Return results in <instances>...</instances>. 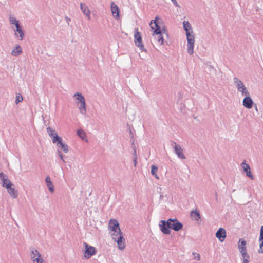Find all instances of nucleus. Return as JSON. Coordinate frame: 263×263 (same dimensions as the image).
<instances>
[{
	"label": "nucleus",
	"mask_w": 263,
	"mask_h": 263,
	"mask_svg": "<svg viewBox=\"0 0 263 263\" xmlns=\"http://www.w3.org/2000/svg\"><path fill=\"white\" fill-rule=\"evenodd\" d=\"M161 19L158 16L155 17L154 20H152L149 23V26L152 30H153V36L157 40L158 43L162 45L164 43V39L162 34L165 33V30L163 27L161 28L160 24Z\"/></svg>",
	"instance_id": "nucleus-3"
},
{
	"label": "nucleus",
	"mask_w": 263,
	"mask_h": 263,
	"mask_svg": "<svg viewBox=\"0 0 263 263\" xmlns=\"http://www.w3.org/2000/svg\"><path fill=\"white\" fill-rule=\"evenodd\" d=\"M183 227V224L176 218H169L167 221L161 220L159 223L160 231L165 235L171 233V229L175 231H179L182 229Z\"/></svg>",
	"instance_id": "nucleus-2"
},
{
	"label": "nucleus",
	"mask_w": 263,
	"mask_h": 263,
	"mask_svg": "<svg viewBox=\"0 0 263 263\" xmlns=\"http://www.w3.org/2000/svg\"><path fill=\"white\" fill-rule=\"evenodd\" d=\"M183 27L184 30L185 31L186 38H189V37L195 36L191 25L190 24L189 21H184L183 22Z\"/></svg>",
	"instance_id": "nucleus-11"
},
{
	"label": "nucleus",
	"mask_w": 263,
	"mask_h": 263,
	"mask_svg": "<svg viewBox=\"0 0 263 263\" xmlns=\"http://www.w3.org/2000/svg\"><path fill=\"white\" fill-rule=\"evenodd\" d=\"M0 180L2 181V186L5 188H9V185H13L8 179L7 175L3 172H0Z\"/></svg>",
	"instance_id": "nucleus-12"
},
{
	"label": "nucleus",
	"mask_w": 263,
	"mask_h": 263,
	"mask_svg": "<svg viewBox=\"0 0 263 263\" xmlns=\"http://www.w3.org/2000/svg\"><path fill=\"white\" fill-rule=\"evenodd\" d=\"M135 156H137V155H136V149L135 148V149H134V158Z\"/></svg>",
	"instance_id": "nucleus-38"
},
{
	"label": "nucleus",
	"mask_w": 263,
	"mask_h": 263,
	"mask_svg": "<svg viewBox=\"0 0 263 263\" xmlns=\"http://www.w3.org/2000/svg\"><path fill=\"white\" fill-rule=\"evenodd\" d=\"M9 21L10 24L11 25V27L14 25L15 27H17L20 25L19 21L13 14H10L9 16Z\"/></svg>",
	"instance_id": "nucleus-20"
},
{
	"label": "nucleus",
	"mask_w": 263,
	"mask_h": 263,
	"mask_svg": "<svg viewBox=\"0 0 263 263\" xmlns=\"http://www.w3.org/2000/svg\"><path fill=\"white\" fill-rule=\"evenodd\" d=\"M250 256H248L246 257H242V263H249Z\"/></svg>",
	"instance_id": "nucleus-34"
},
{
	"label": "nucleus",
	"mask_w": 263,
	"mask_h": 263,
	"mask_svg": "<svg viewBox=\"0 0 263 263\" xmlns=\"http://www.w3.org/2000/svg\"><path fill=\"white\" fill-rule=\"evenodd\" d=\"M233 83L237 90L242 96H249L250 93L243 83L239 79L235 77L233 78Z\"/></svg>",
	"instance_id": "nucleus-5"
},
{
	"label": "nucleus",
	"mask_w": 263,
	"mask_h": 263,
	"mask_svg": "<svg viewBox=\"0 0 263 263\" xmlns=\"http://www.w3.org/2000/svg\"><path fill=\"white\" fill-rule=\"evenodd\" d=\"M158 168L157 166L152 165L151 166V174L152 175L154 176L156 179H158L159 178V177L157 174V172L158 171Z\"/></svg>",
	"instance_id": "nucleus-27"
},
{
	"label": "nucleus",
	"mask_w": 263,
	"mask_h": 263,
	"mask_svg": "<svg viewBox=\"0 0 263 263\" xmlns=\"http://www.w3.org/2000/svg\"><path fill=\"white\" fill-rule=\"evenodd\" d=\"M134 39L135 45L138 47L141 51H145L144 46L142 43V38L140 32L138 31V28L135 29Z\"/></svg>",
	"instance_id": "nucleus-10"
},
{
	"label": "nucleus",
	"mask_w": 263,
	"mask_h": 263,
	"mask_svg": "<svg viewBox=\"0 0 263 263\" xmlns=\"http://www.w3.org/2000/svg\"><path fill=\"white\" fill-rule=\"evenodd\" d=\"M259 248L258 250V253L262 254L263 253V226L261 227L260 235L259 237Z\"/></svg>",
	"instance_id": "nucleus-21"
},
{
	"label": "nucleus",
	"mask_w": 263,
	"mask_h": 263,
	"mask_svg": "<svg viewBox=\"0 0 263 263\" xmlns=\"http://www.w3.org/2000/svg\"><path fill=\"white\" fill-rule=\"evenodd\" d=\"M65 20L66 21V22L67 23L68 25H69L70 22L71 21V19L68 17V16H65Z\"/></svg>",
	"instance_id": "nucleus-36"
},
{
	"label": "nucleus",
	"mask_w": 263,
	"mask_h": 263,
	"mask_svg": "<svg viewBox=\"0 0 263 263\" xmlns=\"http://www.w3.org/2000/svg\"><path fill=\"white\" fill-rule=\"evenodd\" d=\"M30 258L33 263H45L41 253L34 248L31 249Z\"/></svg>",
	"instance_id": "nucleus-6"
},
{
	"label": "nucleus",
	"mask_w": 263,
	"mask_h": 263,
	"mask_svg": "<svg viewBox=\"0 0 263 263\" xmlns=\"http://www.w3.org/2000/svg\"><path fill=\"white\" fill-rule=\"evenodd\" d=\"M45 182L49 191L52 193L54 191V185L49 176H48L46 177Z\"/></svg>",
	"instance_id": "nucleus-22"
},
{
	"label": "nucleus",
	"mask_w": 263,
	"mask_h": 263,
	"mask_svg": "<svg viewBox=\"0 0 263 263\" xmlns=\"http://www.w3.org/2000/svg\"><path fill=\"white\" fill-rule=\"evenodd\" d=\"M187 39V50L190 54H193L194 53V47L195 44V36L189 37Z\"/></svg>",
	"instance_id": "nucleus-14"
},
{
	"label": "nucleus",
	"mask_w": 263,
	"mask_h": 263,
	"mask_svg": "<svg viewBox=\"0 0 263 263\" xmlns=\"http://www.w3.org/2000/svg\"><path fill=\"white\" fill-rule=\"evenodd\" d=\"M77 134L82 140H85L86 137V133L82 129L78 130Z\"/></svg>",
	"instance_id": "nucleus-31"
},
{
	"label": "nucleus",
	"mask_w": 263,
	"mask_h": 263,
	"mask_svg": "<svg viewBox=\"0 0 263 263\" xmlns=\"http://www.w3.org/2000/svg\"><path fill=\"white\" fill-rule=\"evenodd\" d=\"M192 254L193 255V258L195 260H196L198 261L200 260V255H199V254L196 253V252H193Z\"/></svg>",
	"instance_id": "nucleus-32"
},
{
	"label": "nucleus",
	"mask_w": 263,
	"mask_h": 263,
	"mask_svg": "<svg viewBox=\"0 0 263 263\" xmlns=\"http://www.w3.org/2000/svg\"><path fill=\"white\" fill-rule=\"evenodd\" d=\"M246 241L243 239H240L238 243V248L242 256V257H246L249 256L247 251Z\"/></svg>",
	"instance_id": "nucleus-9"
},
{
	"label": "nucleus",
	"mask_w": 263,
	"mask_h": 263,
	"mask_svg": "<svg viewBox=\"0 0 263 263\" xmlns=\"http://www.w3.org/2000/svg\"><path fill=\"white\" fill-rule=\"evenodd\" d=\"M108 229L112 239L117 243L119 249L123 250L125 248V239L119 227L117 220L111 219L109 221Z\"/></svg>",
	"instance_id": "nucleus-1"
},
{
	"label": "nucleus",
	"mask_w": 263,
	"mask_h": 263,
	"mask_svg": "<svg viewBox=\"0 0 263 263\" xmlns=\"http://www.w3.org/2000/svg\"><path fill=\"white\" fill-rule=\"evenodd\" d=\"M215 235L221 242H223L227 237L226 231L224 229L220 228L216 232Z\"/></svg>",
	"instance_id": "nucleus-16"
},
{
	"label": "nucleus",
	"mask_w": 263,
	"mask_h": 263,
	"mask_svg": "<svg viewBox=\"0 0 263 263\" xmlns=\"http://www.w3.org/2000/svg\"><path fill=\"white\" fill-rule=\"evenodd\" d=\"M246 97L244 98L242 104L247 109H251L252 108L253 101L251 98L249 96H245Z\"/></svg>",
	"instance_id": "nucleus-17"
},
{
	"label": "nucleus",
	"mask_w": 263,
	"mask_h": 263,
	"mask_svg": "<svg viewBox=\"0 0 263 263\" xmlns=\"http://www.w3.org/2000/svg\"><path fill=\"white\" fill-rule=\"evenodd\" d=\"M110 7L111 12L114 16L116 19H118L119 16V10L118 6L114 2H111Z\"/></svg>",
	"instance_id": "nucleus-19"
},
{
	"label": "nucleus",
	"mask_w": 263,
	"mask_h": 263,
	"mask_svg": "<svg viewBox=\"0 0 263 263\" xmlns=\"http://www.w3.org/2000/svg\"><path fill=\"white\" fill-rule=\"evenodd\" d=\"M12 29H13L14 35L15 37L19 40H22L25 36V33L23 30V27L21 26H20L14 28L13 27H12Z\"/></svg>",
	"instance_id": "nucleus-13"
},
{
	"label": "nucleus",
	"mask_w": 263,
	"mask_h": 263,
	"mask_svg": "<svg viewBox=\"0 0 263 263\" xmlns=\"http://www.w3.org/2000/svg\"><path fill=\"white\" fill-rule=\"evenodd\" d=\"M46 129L51 138L54 137L56 135H58L55 130L50 127H47Z\"/></svg>",
	"instance_id": "nucleus-28"
},
{
	"label": "nucleus",
	"mask_w": 263,
	"mask_h": 263,
	"mask_svg": "<svg viewBox=\"0 0 263 263\" xmlns=\"http://www.w3.org/2000/svg\"><path fill=\"white\" fill-rule=\"evenodd\" d=\"M51 139L52 143L57 144V145H59V143L62 141V139L58 135H56L54 137L51 138Z\"/></svg>",
	"instance_id": "nucleus-29"
},
{
	"label": "nucleus",
	"mask_w": 263,
	"mask_h": 263,
	"mask_svg": "<svg viewBox=\"0 0 263 263\" xmlns=\"http://www.w3.org/2000/svg\"><path fill=\"white\" fill-rule=\"evenodd\" d=\"M57 153L58 154L59 157L60 158L61 160L63 162H65V159H64V156L62 155L61 152L59 151H57Z\"/></svg>",
	"instance_id": "nucleus-33"
},
{
	"label": "nucleus",
	"mask_w": 263,
	"mask_h": 263,
	"mask_svg": "<svg viewBox=\"0 0 263 263\" xmlns=\"http://www.w3.org/2000/svg\"><path fill=\"white\" fill-rule=\"evenodd\" d=\"M174 6L177 7H180V6L176 0H171Z\"/></svg>",
	"instance_id": "nucleus-35"
},
{
	"label": "nucleus",
	"mask_w": 263,
	"mask_h": 263,
	"mask_svg": "<svg viewBox=\"0 0 263 263\" xmlns=\"http://www.w3.org/2000/svg\"><path fill=\"white\" fill-rule=\"evenodd\" d=\"M80 9L83 12V14L85 15L88 20H90V11L86 6V5L84 3H80Z\"/></svg>",
	"instance_id": "nucleus-18"
},
{
	"label": "nucleus",
	"mask_w": 263,
	"mask_h": 263,
	"mask_svg": "<svg viewBox=\"0 0 263 263\" xmlns=\"http://www.w3.org/2000/svg\"><path fill=\"white\" fill-rule=\"evenodd\" d=\"M23 100V98L22 96L20 93H16L15 96V102L16 104H18L20 102H21Z\"/></svg>",
	"instance_id": "nucleus-30"
},
{
	"label": "nucleus",
	"mask_w": 263,
	"mask_h": 263,
	"mask_svg": "<svg viewBox=\"0 0 263 263\" xmlns=\"http://www.w3.org/2000/svg\"><path fill=\"white\" fill-rule=\"evenodd\" d=\"M12 185H9V188H6L7 189V191L9 195L12 198H16L18 196L17 191L14 188L12 187Z\"/></svg>",
	"instance_id": "nucleus-23"
},
{
	"label": "nucleus",
	"mask_w": 263,
	"mask_h": 263,
	"mask_svg": "<svg viewBox=\"0 0 263 263\" xmlns=\"http://www.w3.org/2000/svg\"><path fill=\"white\" fill-rule=\"evenodd\" d=\"M59 148H60L65 153H67L68 152V146L67 144L63 143L62 141L59 143V145H57Z\"/></svg>",
	"instance_id": "nucleus-26"
},
{
	"label": "nucleus",
	"mask_w": 263,
	"mask_h": 263,
	"mask_svg": "<svg viewBox=\"0 0 263 263\" xmlns=\"http://www.w3.org/2000/svg\"><path fill=\"white\" fill-rule=\"evenodd\" d=\"M191 217L192 219L196 221H199L201 218L200 213L198 211H192L191 212Z\"/></svg>",
	"instance_id": "nucleus-25"
},
{
	"label": "nucleus",
	"mask_w": 263,
	"mask_h": 263,
	"mask_svg": "<svg viewBox=\"0 0 263 263\" xmlns=\"http://www.w3.org/2000/svg\"><path fill=\"white\" fill-rule=\"evenodd\" d=\"M241 166L243 169V172L246 173V176L250 179L253 180L254 179V177L251 172L250 166L247 164L245 161H243L241 163Z\"/></svg>",
	"instance_id": "nucleus-15"
},
{
	"label": "nucleus",
	"mask_w": 263,
	"mask_h": 263,
	"mask_svg": "<svg viewBox=\"0 0 263 263\" xmlns=\"http://www.w3.org/2000/svg\"><path fill=\"white\" fill-rule=\"evenodd\" d=\"M171 146L173 148L174 152L179 158L181 159H185V157L183 152V149L179 144L176 143L175 141H172Z\"/></svg>",
	"instance_id": "nucleus-8"
},
{
	"label": "nucleus",
	"mask_w": 263,
	"mask_h": 263,
	"mask_svg": "<svg viewBox=\"0 0 263 263\" xmlns=\"http://www.w3.org/2000/svg\"><path fill=\"white\" fill-rule=\"evenodd\" d=\"M133 161L134 162V165L136 166L137 164V156H135L133 159Z\"/></svg>",
	"instance_id": "nucleus-37"
},
{
	"label": "nucleus",
	"mask_w": 263,
	"mask_h": 263,
	"mask_svg": "<svg viewBox=\"0 0 263 263\" xmlns=\"http://www.w3.org/2000/svg\"><path fill=\"white\" fill-rule=\"evenodd\" d=\"M22 52L21 46L18 45L15 46L11 51V54L13 56H18Z\"/></svg>",
	"instance_id": "nucleus-24"
},
{
	"label": "nucleus",
	"mask_w": 263,
	"mask_h": 263,
	"mask_svg": "<svg viewBox=\"0 0 263 263\" xmlns=\"http://www.w3.org/2000/svg\"><path fill=\"white\" fill-rule=\"evenodd\" d=\"M83 246L84 247L83 250L84 253L83 257L85 259H89L96 254L97 250L95 247L91 246L86 242L83 243Z\"/></svg>",
	"instance_id": "nucleus-7"
},
{
	"label": "nucleus",
	"mask_w": 263,
	"mask_h": 263,
	"mask_svg": "<svg viewBox=\"0 0 263 263\" xmlns=\"http://www.w3.org/2000/svg\"><path fill=\"white\" fill-rule=\"evenodd\" d=\"M73 99L80 113L82 115H85L87 112V109L84 97L81 93L77 92L73 95Z\"/></svg>",
	"instance_id": "nucleus-4"
}]
</instances>
